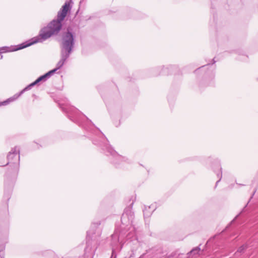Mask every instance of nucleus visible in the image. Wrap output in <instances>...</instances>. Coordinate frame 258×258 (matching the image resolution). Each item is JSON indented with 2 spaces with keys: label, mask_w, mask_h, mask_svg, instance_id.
Listing matches in <instances>:
<instances>
[{
  "label": "nucleus",
  "mask_w": 258,
  "mask_h": 258,
  "mask_svg": "<svg viewBox=\"0 0 258 258\" xmlns=\"http://www.w3.org/2000/svg\"><path fill=\"white\" fill-rule=\"evenodd\" d=\"M155 210L154 207L153 205L150 206H145L143 210L144 216L145 218H148L150 217Z\"/></svg>",
  "instance_id": "nucleus-13"
},
{
  "label": "nucleus",
  "mask_w": 258,
  "mask_h": 258,
  "mask_svg": "<svg viewBox=\"0 0 258 258\" xmlns=\"http://www.w3.org/2000/svg\"><path fill=\"white\" fill-rule=\"evenodd\" d=\"M36 85L34 82H32L29 85L26 86L25 88L22 90L19 93H16L12 97L8 98L6 101H4L2 102V104L3 105H6L10 103V102H12L15 100H16L20 96H21L25 92L30 90L33 87Z\"/></svg>",
  "instance_id": "nucleus-10"
},
{
  "label": "nucleus",
  "mask_w": 258,
  "mask_h": 258,
  "mask_svg": "<svg viewBox=\"0 0 258 258\" xmlns=\"http://www.w3.org/2000/svg\"><path fill=\"white\" fill-rule=\"evenodd\" d=\"M70 9V4L69 3L66 2L64 5L62 7L61 11L64 12L65 13H68V12Z\"/></svg>",
  "instance_id": "nucleus-16"
},
{
  "label": "nucleus",
  "mask_w": 258,
  "mask_h": 258,
  "mask_svg": "<svg viewBox=\"0 0 258 258\" xmlns=\"http://www.w3.org/2000/svg\"><path fill=\"white\" fill-rule=\"evenodd\" d=\"M209 64L204 65L199 67L194 73L198 75V79L200 85L212 86L214 83L215 72L214 69H209Z\"/></svg>",
  "instance_id": "nucleus-5"
},
{
  "label": "nucleus",
  "mask_w": 258,
  "mask_h": 258,
  "mask_svg": "<svg viewBox=\"0 0 258 258\" xmlns=\"http://www.w3.org/2000/svg\"><path fill=\"white\" fill-rule=\"evenodd\" d=\"M237 53L239 55L246 56V57H248V56L246 55V52L245 51H237Z\"/></svg>",
  "instance_id": "nucleus-18"
},
{
  "label": "nucleus",
  "mask_w": 258,
  "mask_h": 258,
  "mask_svg": "<svg viewBox=\"0 0 258 258\" xmlns=\"http://www.w3.org/2000/svg\"><path fill=\"white\" fill-rule=\"evenodd\" d=\"M37 43H39L38 40L37 38L34 37L31 39L17 46H12L11 47L8 46H3L0 47V53L17 51Z\"/></svg>",
  "instance_id": "nucleus-7"
},
{
  "label": "nucleus",
  "mask_w": 258,
  "mask_h": 258,
  "mask_svg": "<svg viewBox=\"0 0 258 258\" xmlns=\"http://www.w3.org/2000/svg\"><path fill=\"white\" fill-rule=\"evenodd\" d=\"M209 164H211L210 166L219 178L215 184L216 188L222 178V167L218 160L213 159L211 157H209L206 161V165L208 166Z\"/></svg>",
  "instance_id": "nucleus-8"
},
{
  "label": "nucleus",
  "mask_w": 258,
  "mask_h": 258,
  "mask_svg": "<svg viewBox=\"0 0 258 258\" xmlns=\"http://www.w3.org/2000/svg\"><path fill=\"white\" fill-rule=\"evenodd\" d=\"M52 72H48L43 75H42L38 77L34 82L36 85H37L40 82H45L48 79H49L52 75L51 73Z\"/></svg>",
  "instance_id": "nucleus-14"
},
{
  "label": "nucleus",
  "mask_w": 258,
  "mask_h": 258,
  "mask_svg": "<svg viewBox=\"0 0 258 258\" xmlns=\"http://www.w3.org/2000/svg\"><path fill=\"white\" fill-rule=\"evenodd\" d=\"M61 108L70 120L79 125H83L86 130L91 133V139L93 143L102 149L106 155L109 157L110 162L114 166L118 167L124 163L131 162L128 158L120 155L113 149L108 144V141L104 135L78 109L70 106H62Z\"/></svg>",
  "instance_id": "nucleus-1"
},
{
  "label": "nucleus",
  "mask_w": 258,
  "mask_h": 258,
  "mask_svg": "<svg viewBox=\"0 0 258 258\" xmlns=\"http://www.w3.org/2000/svg\"><path fill=\"white\" fill-rule=\"evenodd\" d=\"M175 67L172 64L157 66L152 70V73L154 76L168 75Z\"/></svg>",
  "instance_id": "nucleus-9"
},
{
  "label": "nucleus",
  "mask_w": 258,
  "mask_h": 258,
  "mask_svg": "<svg viewBox=\"0 0 258 258\" xmlns=\"http://www.w3.org/2000/svg\"><path fill=\"white\" fill-rule=\"evenodd\" d=\"M127 18H132L135 19H139L143 18L142 15L140 12L135 10H130L127 13Z\"/></svg>",
  "instance_id": "nucleus-12"
},
{
  "label": "nucleus",
  "mask_w": 258,
  "mask_h": 258,
  "mask_svg": "<svg viewBox=\"0 0 258 258\" xmlns=\"http://www.w3.org/2000/svg\"><path fill=\"white\" fill-rule=\"evenodd\" d=\"M1 105H3L2 104V102H1V103H0V106H1Z\"/></svg>",
  "instance_id": "nucleus-22"
},
{
  "label": "nucleus",
  "mask_w": 258,
  "mask_h": 258,
  "mask_svg": "<svg viewBox=\"0 0 258 258\" xmlns=\"http://www.w3.org/2000/svg\"><path fill=\"white\" fill-rule=\"evenodd\" d=\"M200 249L199 248V247H197L195 249H193L191 251V253H197L199 251H200Z\"/></svg>",
  "instance_id": "nucleus-19"
},
{
  "label": "nucleus",
  "mask_w": 258,
  "mask_h": 258,
  "mask_svg": "<svg viewBox=\"0 0 258 258\" xmlns=\"http://www.w3.org/2000/svg\"><path fill=\"white\" fill-rule=\"evenodd\" d=\"M156 258H167V253L166 251H162V250H159V252L156 254Z\"/></svg>",
  "instance_id": "nucleus-15"
},
{
  "label": "nucleus",
  "mask_w": 258,
  "mask_h": 258,
  "mask_svg": "<svg viewBox=\"0 0 258 258\" xmlns=\"http://www.w3.org/2000/svg\"><path fill=\"white\" fill-rule=\"evenodd\" d=\"M75 38V34L70 29L63 32L60 44V52L70 55L74 50Z\"/></svg>",
  "instance_id": "nucleus-6"
},
{
  "label": "nucleus",
  "mask_w": 258,
  "mask_h": 258,
  "mask_svg": "<svg viewBox=\"0 0 258 258\" xmlns=\"http://www.w3.org/2000/svg\"><path fill=\"white\" fill-rule=\"evenodd\" d=\"M67 14V13L64 12L59 11L57 14V19L52 20L47 26L40 30L38 35L35 37L37 38L39 43L44 42L59 32L62 28L61 22L64 20Z\"/></svg>",
  "instance_id": "nucleus-4"
},
{
  "label": "nucleus",
  "mask_w": 258,
  "mask_h": 258,
  "mask_svg": "<svg viewBox=\"0 0 258 258\" xmlns=\"http://www.w3.org/2000/svg\"><path fill=\"white\" fill-rule=\"evenodd\" d=\"M143 257V255H141V256H140L139 258H142Z\"/></svg>",
  "instance_id": "nucleus-21"
},
{
  "label": "nucleus",
  "mask_w": 258,
  "mask_h": 258,
  "mask_svg": "<svg viewBox=\"0 0 258 258\" xmlns=\"http://www.w3.org/2000/svg\"><path fill=\"white\" fill-rule=\"evenodd\" d=\"M8 162L6 164L0 163V166L9 165L5 178V189L3 200V208L0 215V247L2 250L4 248V243L7 242L9 230L8 201L13 190L14 183L18 176L20 168V149L18 147L12 148L7 156Z\"/></svg>",
  "instance_id": "nucleus-2"
},
{
  "label": "nucleus",
  "mask_w": 258,
  "mask_h": 258,
  "mask_svg": "<svg viewBox=\"0 0 258 258\" xmlns=\"http://www.w3.org/2000/svg\"><path fill=\"white\" fill-rule=\"evenodd\" d=\"M100 221L93 223L87 233L85 254L90 258H93L96 250L100 244V236L102 233V228L100 227Z\"/></svg>",
  "instance_id": "nucleus-3"
},
{
  "label": "nucleus",
  "mask_w": 258,
  "mask_h": 258,
  "mask_svg": "<svg viewBox=\"0 0 258 258\" xmlns=\"http://www.w3.org/2000/svg\"><path fill=\"white\" fill-rule=\"evenodd\" d=\"M213 62L212 64L215 63L216 61L214 59H213Z\"/></svg>",
  "instance_id": "nucleus-20"
},
{
  "label": "nucleus",
  "mask_w": 258,
  "mask_h": 258,
  "mask_svg": "<svg viewBox=\"0 0 258 258\" xmlns=\"http://www.w3.org/2000/svg\"><path fill=\"white\" fill-rule=\"evenodd\" d=\"M70 55L61 52H60V59L59 61L57 63L56 68L52 70H50L49 72H52L51 74L53 75L56 71L60 69H61L64 63L68 59V58L70 57Z\"/></svg>",
  "instance_id": "nucleus-11"
},
{
  "label": "nucleus",
  "mask_w": 258,
  "mask_h": 258,
  "mask_svg": "<svg viewBox=\"0 0 258 258\" xmlns=\"http://www.w3.org/2000/svg\"><path fill=\"white\" fill-rule=\"evenodd\" d=\"M247 248L246 245H243L240 246L237 251V253H242Z\"/></svg>",
  "instance_id": "nucleus-17"
}]
</instances>
